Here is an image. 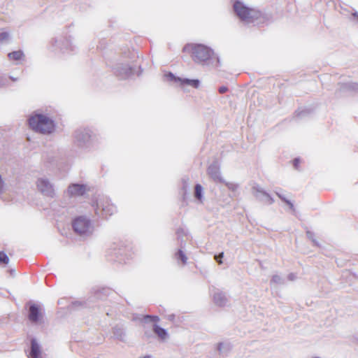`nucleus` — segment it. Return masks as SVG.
<instances>
[{
  "label": "nucleus",
  "mask_w": 358,
  "mask_h": 358,
  "mask_svg": "<svg viewBox=\"0 0 358 358\" xmlns=\"http://www.w3.org/2000/svg\"><path fill=\"white\" fill-rule=\"evenodd\" d=\"M137 57L136 52L127 50L121 55L109 59L107 61V65L118 79H129L134 75L138 66L135 63Z\"/></svg>",
  "instance_id": "nucleus-1"
},
{
  "label": "nucleus",
  "mask_w": 358,
  "mask_h": 358,
  "mask_svg": "<svg viewBox=\"0 0 358 358\" xmlns=\"http://www.w3.org/2000/svg\"><path fill=\"white\" fill-rule=\"evenodd\" d=\"M184 51L191 52L192 60L199 64L210 65L214 67L221 66L220 57L215 54L213 50L201 43H188L185 45Z\"/></svg>",
  "instance_id": "nucleus-2"
},
{
  "label": "nucleus",
  "mask_w": 358,
  "mask_h": 358,
  "mask_svg": "<svg viewBox=\"0 0 358 358\" xmlns=\"http://www.w3.org/2000/svg\"><path fill=\"white\" fill-rule=\"evenodd\" d=\"M72 137L73 145L82 151H90L99 144L98 135L90 127L76 129Z\"/></svg>",
  "instance_id": "nucleus-3"
},
{
  "label": "nucleus",
  "mask_w": 358,
  "mask_h": 358,
  "mask_svg": "<svg viewBox=\"0 0 358 358\" xmlns=\"http://www.w3.org/2000/svg\"><path fill=\"white\" fill-rule=\"evenodd\" d=\"M28 124L34 131L43 135H50L55 132L57 124L48 114L35 111L28 118Z\"/></svg>",
  "instance_id": "nucleus-4"
},
{
  "label": "nucleus",
  "mask_w": 358,
  "mask_h": 358,
  "mask_svg": "<svg viewBox=\"0 0 358 358\" xmlns=\"http://www.w3.org/2000/svg\"><path fill=\"white\" fill-rule=\"evenodd\" d=\"M133 252L130 247L125 245L122 241L113 243L107 250L106 257L109 261L120 264L132 257Z\"/></svg>",
  "instance_id": "nucleus-5"
},
{
  "label": "nucleus",
  "mask_w": 358,
  "mask_h": 358,
  "mask_svg": "<svg viewBox=\"0 0 358 358\" xmlns=\"http://www.w3.org/2000/svg\"><path fill=\"white\" fill-rule=\"evenodd\" d=\"M233 10L238 19L245 24L254 23L262 16L259 10L248 7L240 0L234 2Z\"/></svg>",
  "instance_id": "nucleus-6"
},
{
  "label": "nucleus",
  "mask_w": 358,
  "mask_h": 358,
  "mask_svg": "<svg viewBox=\"0 0 358 358\" xmlns=\"http://www.w3.org/2000/svg\"><path fill=\"white\" fill-rule=\"evenodd\" d=\"M72 228L76 234L83 237L90 236L94 230L91 220L84 215L78 216L73 220Z\"/></svg>",
  "instance_id": "nucleus-7"
},
{
  "label": "nucleus",
  "mask_w": 358,
  "mask_h": 358,
  "mask_svg": "<svg viewBox=\"0 0 358 358\" xmlns=\"http://www.w3.org/2000/svg\"><path fill=\"white\" fill-rule=\"evenodd\" d=\"M94 208L95 214L102 218H107L113 215L117 211L116 206L112 203L108 198H101L99 199Z\"/></svg>",
  "instance_id": "nucleus-8"
},
{
  "label": "nucleus",
  "mask_w": 358,
  "mask_h": 358,
  "mask_svg": "<svg viewBox=\"0 0 358 358\" xmlns=\"http://www.w3.org/2000/svg\"><path fill=\"white\" fill-rule=\"evenodd\" d=\"M51 43L55 48V50H59L62 53H73L77 49L76 45L73 44L71 36L55 37L52 39Z\"/></svg>",
  "instance_id": "nucleus-9"
},
{
  "label": "nucleus",
  "mask_w": 358,
  "mask_h": 358,
  "mask_svg": "<svg viewBox=\"0 0 358 358\" xmlns=\"http://www.w3.org/2000/svg\"><path fill=\"white\" fill-rule=\"evenodd\" d=\"M27 310V319L33 324H41L43 320V313L40 305L32 301H28L25 304Z\"/></svg>",
  "instance_id": "nucleus-10"
},
{
  "label": "nucleus",
  "mask_w": 358,
  "mask_h": 358,
  "mask_svg": "<svg viewBox=\"0 0 358 358\" xmlns=\"http://www.w3.org/2000/svg\"><path fill=\"white\" fill-rule=\"evenodd\" d=\"M38 190L44 196L54 198L56 195L54 185L45 178H39L36 181Z\"/></svg>",
  "instance_id": "nucleus-11"
},
{
  "label": "nucleus",
  "mask_w": 358,
  "mask_h": 358,
  "mask_svg": "<svg viewBox=\"0 0 358 358\" xmlns=\"http://www.w3.org/2000/svg\"><path fill=\"white\" fill-rule=\"evenodd\" d=\"M357 92H358V83L350 82L338 83L335 94L338 97H341Z\"/></svg>",
  "instance_id": "nucleus-12"
},
{
  "label": "nucleus",
  "mask_w": 358,
  "mask_h": 358,
  "mask_svg": "<svg viewBox=\"0 0 358 358\" xmlns=\"http://www.w3.org/2000/svg\"><path fill=\"white\" fill-rule=\"evenodd\" d=\"M87 192V185L80 183H71L66 192L69 197L82 196Z\"/></svg>",
  "instance_id": "nucleus-13"
},
{
  "label": "nucleus",
  "mask_w": 358,
  "mask_h": 358,
  "mask_svg": "<svg viewBox=\"0 0 358 358\" xmlns=\"http://www.w3.org/2000/svg\"><path fill=\"white\" fill-rule=\"evenodd\" d=\"M208 174L216 182H224L221 176L220 168L217 162H213L208 168Z\"/></svg>",
  "instance_id": "nucleus-14"
},
{
  "label": "nucleus",
  "mask_w": 358,
  "mask_h": 358,
  "mask_svg": "<svg viewBox=\"0 0 358 358\" xmlns=\"http://www.w3.org/2000/svg\"><path fill=\"white\" fill-rule=\"evenodd\" d=\"M252 190L255 192V197L259 201L267 202L268 204H273L274 203L275 201L271 194L259 185L254 186Z\"/></svg>",
  "instance_id": "nucleus-15"
},
{
  "label": "nucleus",
  "mask_w": 358,
  "mask_h": 358,
  "mask_svg": "<svg viewBox=\"0 0 358 358\" xmlns=\"http://www.w3.org/2000/svg\"><path fill=\"white\" fill-rule=\"evenodd\" d=\"M113 292V290L108 287H94L92 293L93 296H91V299L93 301L94 299L103 301L107 299Z\"/></svg>",
  "instance_id": "nucleus-16"
},
{
  "label": "nucleus",
  "mask_w": 358,
  "mask_h": 358,
  "mask_svg": "<svg viewBox=\"0 0 358 358\" xmlns=\"http://www.w3.org/2000/svg\"><path fill=\"white\" fill-rule=\"evenodd\" d=\"M27 357L29 358H41V345L35 338H31L30 349Z\"/></svg>",
  "instance_id": "nucleus-17"
},
{
  "label": "nucleus",
  "mask_w": 358,
  "mask_h": 358,
  "mask_svg": "<svg viewBox=\"0 0 358 358\" xmlns=\"http://www.w3.org/2000/svg\"><path fill=\"white\" fill-rule=\"evenodd\" d=\"M213 301L217 306L222 307L227 305L228 300L224 292L217 290L213 294Z\"/></svg>",
  "instance_id": "nucleus-18"
},
{
  "label": "nucleus",
  "mask_w": 358,
  "mask_h": 358,
  "mask_svg": "<svg viewBox=\"0 0 358 358\" xmlns=\"http://www.w3.org/2000/svg\"><path fill=\"white\" fill-rule=\"evenodd\" d=\"M113 337L115 339H117L122 342L125 341L126 338V331L125 329L123 327L122 325L117 324L115 325L112 330Z\"/></svg>",
  "instance_id": "nucleus-19"
},
{
  "label": "nucleus",
  "mask_w": 358,
  "mask_h": 358,
  "mask_svg": "<svg viewBox=\"0 0 358 358\" xmlns=\"http://www.w3.org/2000/svg\"><path fill=\"white\" fill-rule=\"evenodd\" d=\"M91 301H92L91 297H90L87 301H73L69 305V309L71 310H76L90 308V302Z\"/></svg>",
  "instance_id": "nucleus-20"
},
{
  "label": "nucleus",
  "mask_w": 358,
  "mask_h": 358,
  "mask_svg": "<svg viewBox=\"0 0 358 358\" xmlns=\"http://www.w3.org/2000/svg\"><path fill=\"white\" fill-rule=\"evenodd\" d=\"M180 84L181 86L189 85L193 88L198 89L201 82L199 79L181 78Z\"/></svg>",
  "instance_id": "nucleus-21"
},
{
  "label": "nucleus",
  "mask_w": 358,
  "mask_h": 358,
  "mask_svg": "<svg viewBox=\"0 0 358 358\" xmlns=\"http://www.w3.org/2000/svg\"><path fill=\"white\" fill-rule=\"evenodd\" d=\"M231 345L229 343H219L217 345V350L222 357H227L231 350Z\"/></svg>",
  "instance_id": "nucleus-22"
},
{
  "label": "nucleus",
  "mask_w": 358,
  "mask_h": 358,
  "mask_svg": "<svg viewBox=\"0 0 358 358\" xmlns=\"http://www.w3.org/2000/svg\"><path fill=\"white\" fill-rule=\"evenodd\" d=\"M153 332L156 334L161 339H165L168 336V332L166 329L160 327L157 324H153Z\"/></svg>",
  "instance_id": "nucleus-23"
},
{
  "label": "nucleus",
  "mask_w": 358,
  "mask_h": 358,
  "mask_svg": "<svg viewBox=\"0 0 358 358\" xmlns=\"http://www.w3.org/2000/svg\"><path fill=\"white\" fill-rule=\"evenodd\" d=\"M24 57V52L21 50L13 51L8 54V57L10 60L19 61L22 59Z\"/></svg>",
  "instance_id": "nucleus-24"
},
{
  "label": "nucleus",
  "mask_w": 358,
  "mask_h": 358,
  "mask_svg": "<svg viewBox=\"0 0 358 358\" xmlns=\"http://www.w3.org/2000/svg\"><path fill=\"white\" fill-rule=\"evenodd\" d=\"M140 320L143 322H157L159 320V318L157 315H145L141 318L134 317V320Z\"/></svg>",
  "instance_id": "nucleus-25"
},
{
  "label": "nucleus",
  "mask_w": 358,
  "mask_h": 358,
  "mask_svg": "<svg viewBox=\"0 0 358 358\" xmlns=\"http://www.w3.org/2000/svg\"><path fill=\"white\" fill-rule=\"evenodd\" d=\"M175 258L177 261H180L182 265H185L187 264V257L184 252V251L180 248L177 250L175 253Z\"/></svg>",
  "instance_id": "nucleus-26"
},
{
  "label": "nucleus",
  "mask_w": 358,
  "mask_h": 358,
  "mask_svg": "<svg viewBox=\"0 0 358 358\" xmlns=\"http://www.w3.org/2000/svg\"><path fill=\"white\" fill-rule=\"evenodd\" d=\"M203 196V188L201 185L197 183L194 187V197L201 201Z\"/></svg>",
  "instance_id": "nucleus-27"
},
{
  "label": "nucleus",
  "mask_w": 358,
  "mask_h": 358,
  "mask_svg": "<svg viewBox=\"0 0 358 358\" xmlns=\"http://www.w3.org/2000/svg\"><path fill=\"white\" fill-rule=\"evenodd\" d=\"M165 78L169 80L174 83H180L181 80V78L176 76L173 73L168 72L164 75Z\"/></svg>",
  "instance_id": "nucleus-28"
},
{
  "label": "nucleus",
  "mask_w": 358,
  "mask_h": 358,
  "mask_svg": "<svg viewBox=\"0 0 358 358\" xmlns=\"http://www.w3.org/2000/svg\"><path fill=\"white\" fill-rule=\"evenodd\" d=\"M306 236H307L308 238L310 239L313 242V243L315 246L320 247L319 242L315 238L314 232H313L310 230H307Z\"/></svg>",
  "instance_id": "nucleus-29"
},
{
  "label": "nucleus",
  "mask_w": 358,
  "mask_h": 358,
  "mask_svg": "<svg viewBox=\"0 0 358 358\" xmlns=\"http://www.w3.org/2000/svg\"><path fill=\"white\" fill-rule=\"evenodd\" d=\"M310 109H308V108H306V109H303V110H297L295 111V115L296 117H303L307 115H309L310 113Z\"/></svg>",
  "instance_id": "nucleus-30"
},
{
  "label": "nucleus",
  "mask_w": 358,
  "mask_h": 358,
  "mask_svg": "<svg viewBox=\"0 0 358 358\" xmlns=\"http://www.w3.org/2000/svg\"><path fill=\"white\" fill-rule=\"evenodd\" d=\"M9 258L6 252L0 251V264H8Z\"/></svg>",
  "instance_id": "nucleus-31"
},
{
  "label": "nucleus",
  "mask_w": 358,
  "mask_h": 358,
  "mask_svg": "<svg viewBox=\"0 0 358 358\" xmlns=\"http://www.w3.org/2000/svg\"><path fill=\"white\" fill-rule=\"evenodd\" d=\"M10 37L9 33L7 31H3L0 33V43H6L7 41H8Z\"/></svg>",
  "instance_id": "nucleus-32"
},
{
  "label": "nucleus",
  "mask_w": 358,
  "mask_h": 358,
  "mask_svg": "<svg viewBox=\"0 0 358 358\" xmlns=\"http://www.w3.org/2000/svg\"><path fill=\"white\" fill-rule=\"evenodd\" d=\"M224 183L226 185V186L228 187L229 190L233 192L236 191L238 187V185L234 182H227L224 181Z\"/></svg>",
  "instance_id": "nucleus-33"
},
{
  "label": "nucleus",
  "mask_w": 358,
  "mask_h": 358,
  "mask_svg": "<svg viewBox=\"0 0 358 358\" xmlns=\"http://www.w3.org/2000/svg\"><path fill=\"white\" fill-rule=\"evenodd\" d=\"M271 282H274L275 284H282L284 280L278 275H274L272 277Z\"/></svg>",
  "instance_id": "nucleus-34"
},
{
  "label": "nucleus",
  "mask_w": 358,
  "mask_h": 358,
  "mask_svg": "<svg viewBox=\"0 0 358 358\" xmlns=\"http://www.w3.org/2000/svg\"><path fill=\"white\" fill-rule=\"evenodd\" d=\"M8 85V81L5 76H0V88L5 87Z\"/></svg>",
  "instance_id": "nucleus-35"
},
{
  "label": "nucleus",
  "mask_w": 358,
  "mask_h": 358,
  "mask_svg": "<svg viewBox=\"0 0 358 358\" xmlns=\"http://www.w3.org/2000/svg\"><path fill=\"white\" fill-rule=\"evenodd\" d=\"M223 257H224V252H220L219 254L215 255V259L219 264H222V259L223 258Z\"/></svg>",
  "instance_id": "nucleus-36"
},
{
  "label": "nucleus",
  "mask_w": 358,
  "mask_h": 358,
  "mask_svg": "<svg viewBox=\"0 0 358 358\" xmlns=\"http://www.w3.org/2000/svg\"><path fill=\"white\" fill-rule=\"evenodd\" d=\"M282 201L285 202L287 205H288L289 208L292 211H295L294 206L293 203L290 200H289V199H287L286 198H283L282 199Z\"/></svg>",
  "instance_id": "nucleus-37"
},
{
  "label": "nucleus",
  "mask_w": 358,
  "mask_h": 358,
  "mask_svg": "<svg viewBox=\"0 0 358 358\" xmlns=\"http://www.w3.org/2000/svg\"><path fill=\"white\" fill-rule=\"evenodd\" d=\"M293 166L296 169H299V164L301 163V159L299 157L294 158L292 161Z\"/></svg>",
  "instance_id": "nucleus-38"
},
{
  "label": "nucleus",
  "mask_w": 358,
  "mask_h": 358,
  "mask_svg": "<svg viewBox=\"0 0 358 358\" xmlns=\"http://www.w3.org/2000/svg\"><path fill=\"white\" fill-rule=\"evenodd\" d=\"M229 90L228 87H226V86H221L218 88V92L220 93V94H224L225 92H227V91Z\"/></svg>",
  "instance_id": "nucleus-39"
},
{
  "label": "nucleus",
  "mask_w": 358,
  "mask_h": 358,
  "mask_svg": "<svg viewBox=\"0 0 358 358\" xmlns=\"http://www.w3.org/2000/svg\"><path fill=\"white\" fill-rule=\"evenodd\" d=\"M4 182L2 180L1 176L0 175V194L2 192Z\"/></svg>",
  "instance_id": "nucleus-40"
},
{
  "label": "nucleus",
  "mask_w": 358,
  "mask_h": 358,
  "mask_svg": "<svg viewBox=\"0 0 358 358\" xmlns=\"http://www.w3.org/2000/svg\"><path fill=\"white\" fill-rule=\"evenodd\" d=\"M184 231H183V229L182 228H179L177 229V231H176V234L178 235V238L179 239L180 237V234H182Z\"/></svg>",
  "instance_id": "nucleus-41"
},
{
  "label": "nucleus",
  "mask_w": 358,
  "mask_h": 358,
  "mask_svg": "<svg viewBox=\"0 0 358 358\" xmlns=\"http://www.w3.org/2000/svg\"><path fill=\"white\" fill-rule=\"evenodd\" d=\"M275 194L282 201L283 198H285L284 195L280 193L278 191H275Z\"/></svg>",
  "instance_id": "nucleus-42"
},
{
  "label": "nucleus",
  "mask_w": 358,
  "mask_h": 358,
  "mask_svg": "<svg viewBox=\"0 0 358 358\" xmlns=\"http://www.w3.org/2000/svg\"><path fill=\"white\" fill-rule=\"evenodd\" d=\"M287 278H288V279H289V280H294V278H295V275H294V273H289V274L288 275Z\"/></svg>",
  "instance_id": "nucleus-43"
},
{
  "label": "nucleus",
  "mask_w": 358,
  "mask_h": 358,
  "mask_svg": "<svg viewBox=\"0 0 358 358\" xmlns=\"http://www.w3.org/2000/svg\"><path fill=\"white\" fill-rule=\"evenodd\" d=\"M144 336L147 338H150V337H152V333L150 331H145L144 333Z\"/></svg>",
  "instance_id": "nucleus-44"
},
{
  "label": "nucleus",
  "mask_w": 358,
  "mask_h": 358,
  "mask_svg": "<svg viewBox=\"0 0 358 358\" xmlns=\"http://www.w3.org/2000/svg\"><path fill=\"white\" fill-rule=\"evenodd\" d=\"M174 318H175V315H173V314L169 315L168 316V319H169V320L173 321V320H174Z\"/></svg>",
  "instance_id": "nucleus-45"
},
{
  "label": "nucleus",
  "mask_w": 358,
  "mask_h": 358,
  "mask_svg": "<svg viewBox=\"0 0 358 358\" xmlns=\"http://www.w3.org/2000/svg\"><path fill=\"white\" fill-rule=\"evenodd\" d=\"M9 78H10L12 81H13V82H15V81H17V80H18V78H17L13 77V76H9Z\"/></svg>",
  "instance_id": "nucleus-46"
},
{
  "label": "nucleus",
  "mask_w": 358,
  "mask_h": 358,
  "mask_svg": "<svg viewBox=\"0 0 358 358\" xmlns=\"http://www.w3.org/2000/svg\"><path fill=\"white\" fill-rule=\"evenodd\" d=\"M15 272V271L14 269H10V273L11 275L14 274Z\"/></svg>",
  "instance_id": "nucleus-47"
},
{
  "label": "nucleus",
  "mask_w": 358,
  "mask_h": 358,
  "mask_svg": "<svg viewBox=\"0 0 358 358\" xmlns=\"http://www.w3.org/2000/svg\"><path fill=\"white\" fill-rule=\"evenodd\" d=\"M143 358H152L151 355H145Z\"/></svg>",
  "instance_id": "nucleus-48"
},
{
  "label": "nucleus",
  "mask_w": 358,
  "mask_h": 358,
  "mask_svg": "<svg viewBox=\"0 0 358 358\" xmlns=\"http://www.w3.org/2000/svg\"><path fill=\"white\" fill-rule=\"evenodd\" d=\"M184 243V241H183V240H181V244H180L181 248H182V247H183V246H182V243Z\"/></svg>",
  "instance_id": "nucleus-49"
},
{
  "label": "nucleus",
  "mask_w": 358,
  "mask_h": 358,
  "mask_svg": "<svg viewBox=\"0 0 358 358\" xmlns=\"http://www.w3.org/2000/svg\"><path fill=\"white\" fill-rule=\"evenodd\" d=\"M314 358H320V357H314Z\"/></svg>",
  "instance_id": "nucleus-50"
},
{
  "label": "nucleus",
  "mask_w": 358,
  "mask_h": 358,
  "mask_svg": "<svg viewBox=\"0 0 358 358\" xmlns=\"http://www.w3.org/2000/svg\"><path fill=\"white\" fill-rule=\"evenodd\" d=\"M357 16H358V15H357Z\"/></svg>",
  "instance_id": "nucleus-51"
}]
</instances>
